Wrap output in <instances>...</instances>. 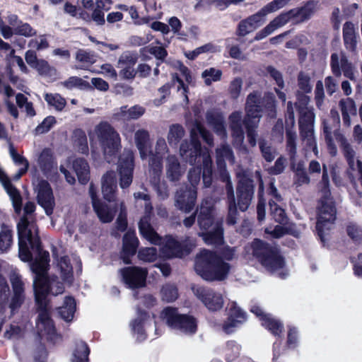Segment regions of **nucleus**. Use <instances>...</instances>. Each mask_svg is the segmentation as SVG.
I'll list each match as a JSON object with an SVG mask.
<instances>
[{"mask_svg":"<svg viewBox=\"0 0 362 362\" xmlns=\"http://www.w3.org/2000/svg\"><path fill=\"white\" fill-rule=\"evenodd\" d=\"M49 262V252H41L40 257L32 265V272L35 274L33 290L35 300L41 308L36 323L37 332L42 337L47 336V338L52 339L55 334V328L45 308V298L49 293L54 296L62 293L64 288L63 284L57 280V276L47 278Z\"/></svg>","mask_w":362,"mask_h":362,"instance_id":"1","label":"nucleus"},{"mask_svg":"<svg viewBox=\"0 0 362 362\" xmlns=\"http://www.w3.org/2000/svg\"><path fill=\"white\" fill-rule=\"evenodd\" d=\"M198 134L209 146L213 145L211 134L201 124L196 123L191 130L190 142L185 141L181 144L180 154L190 165L198 164L202 160L203 184L205 187H209L212 183V161L209 149L202 148Z\"/></svg>","mask_w":362,"mask_h":362,"instance_id":"2","label":"nucleus"},{"mask_svg":"<svg viewBox=\"0 0 362 362\" xmlns=\"http://www.w3.org/2000/svg\"><path fill=\"white\" fill-rule=\"evenodd\" d=\"M322 198L317 207L316 228L322 242L325 241L326 230L331 228L336 218V208L329 189V180L326 165L322 166V177L320 182Z\"/></svg>","mask_w":362,"mask_h":362,"instance_id":"3","label":"nucleus"},{"mask_svg":"<svg viewBox=\"0 0 362 362\" xmlns=\"http://www.w3.org/2000/svg\"><path fill=\"white\" fill-rule=\"evenodd\" d=\"M245 250L248 259L256 257L267 270L279 277L284 279L288 275L283 258L268 244L260 240H255L245 247Z\"/></svg>","mask_w":362,"mask_h":362,"instance_id":"4","label":"nucleus"},{"mask_svg":"<svg viewBox=\"0 0 362 362\" xmlns=\"http://www.w3.org/2000/svg\"><path fill=\"white\" fill-rule=\"evenodd\" d=\"M194 269L206 281H221L228 276L230 265L215 253L203 250L197 255Z\"/></svg>","mask_w":362,"mask_h":362,"instance_id":"5","label":"nucleus"},{"mask_svg":"<svg viewBox=\"0 0 362 362\" xmlns=\"http://www.w3.org/2000/svg\"><path fill=\"white\" fill-rule=\"evenodd\" d=\"M18 247L19 257L23 262H29L32 259V255L29 251L28 245L30 244L33 250L36 251V255L33 262L30 263V269L32 265L40 257L41 252H47L42 250L40 247V239L37 235V228L35 223L30 221L28 218L23 216L18 223Z\"/></svg>","mask_w":362,"mask_h":362,"instance_id":"6","label":"nucleus"},{"mask_svg":"<svg viewBox=\"0 0 362 362\" xmlns=\"http://www.w3.org/2000/svg\"><path fill=\"white\" fill-rule=\"evenodd\" d=\"M196 213H197V222L201 229L207 230L214 224L211 231L199 233L204 243L207 245H221L223 243V223L222 221L214 222V206L211 201L204 199Z\"/></svg>","mask_w":362,"mask_h":362,"instance_id":"7","label":"nucleus"},{"mask_svg":"<svg viewBox=\"0 0 362 362\" xmlns=\"http://www.w3.org/2000/svg\"><path fill=\"white\" fill-rule=\"evenodd\" d=\"M168 152V146L163 138H158L156 141L154 151L150 152L148 177L149 182L157 192L158 196L162 199L168 197V189L166 182L160 180L163 164L162 158Z\"/></svg>","mask_w":362,"mask_h":362,"instance_id":"8","label":"nucleus"},{"mask_svg":"<svg viewBox=\"0 0 362 362\" xmlns=\"http://www.w3.org/2000/svg\"><path fill=\"white\" fill-rule=\"evenodd\" d=\"M90 139L95 137L98 140L103 150L105 159L111 161V157L116 155L121 146L119 134L107 122H101L97 124L92 133L89 134Z\"/></svg>","mask_w":362,"mask_h":362,"instance_id":"9","label":"nucleus"},{"mask_svg":"<svg viewBox=\"0 0 362 362\" xmlns=\"http://www.w3.org/2000/svg\"><path fill=\"white\" fill-rule=\"evenodd\" d=\"M263 107L273 113L276 108V100L273 93H266L262 98L261 93L254 91L250 93L246 100L245 111L247 117V123L251 119H254L255 123L259 122L262 117Z\"/></svg>","mask_w":362,"mask_h":362,"instance_id":"10","label":"nucleus"},{"mask_svg":"<svg viewBox=\"0 0 362 362\" xmlns=\"http://www.w3.org/2000/svg\"><path fill=\"white\" fill-rule=\"evenodd\" d=\"M235 174L238 179V206L241 211H244L250 206L254 194V181L252 179L251 172L240 166L235 170Z\"/></svg>","mask_w":362,"mask_h":362,"instance_id":"11","label":"nucleus"},{"mask_svg":"<svg viewBox=\"0 0 362 362\" xmlns=\"http://www.w3.org/2000/svg\"><path fill=\"white\" fill-rule=\"evenodd\" d=\"M161 317L166 324L173 329L186 334H193L197 330V322L190 315L179 314L177 309L168 307L165 308Z\"/></svg>","mask_w":362,"mask_h":362,"instance_id":"12","label":"nucleus"},{"mask_svg":"<svg viewBox=\"0 0 362 362\" xmlns=\"http://www.w3.org/2000/svg\"><path fill=\"white\" fill-rule=\"evenodd\" d=\"M134 197L136 200L142 199L145 202V216L141 218L139 223L141 235L150 243H157L159 240L158 234L149 223V215L153 209L149 195L144 192H138L134 193Z\"/></svg>","mask_w":362,"mask_h":362,"instance_id":"13","label":"nucleus"},{"mask_svg":"<svg viewBox=\"0 0 362 362\" xmlns=\"http://www.w3.org/2000/svg\"><path fill=\"white\" fill-rule=\"evenodd\" d=\"M134 166V155L132 151L124 150L120 156L118 162L119 186L122 189L127 188L132 184Z\"/></svg>","mask_w":362,"mask_h":362,"instance_id":"14","label":"nucleus"},{"mask_svg":"<svg viewBox=\"0 0 362 362\" xmlns=\"http://www.w3.org/2000/svg\"><path fill=\"white\" fill-rule=\"evenodd\" d=\"M194 293L210 311L219 310L223 306V296L218 291L209 288L198 287L194 289Z\"/></svg>","mask_w":362,"mask_h":362,"instance_id":"15","label":"nucleus"},{"mask_svg":"<svg viewBox=\"0 0 362 362\" xmlns=\"http://www.w3.org/2000/svg\"><path fill=\"white\" fill-rule=\"evenodd\" d=\"M33 185L38 204L47 215L52 214L54 206V198L49 184L45 180H36L33 182Z\"/></svg>","mask_w":362,"mask_h":362,"instance_id":"16","label":"nucleus"},{"mask_svg":"<svg viewBox=\"0 0 362 362\" xmlns=\"http://www.w3.org/2000/svg\"><path fill=\"white\" fill-rule=\"evenodd\" d=\"M124 283L132 288L142 287L145 285L148 272L143 268L129 267L119 271Z\"/></svg>","mask_w":362,"mask_h":362,"instance_id":"17","label":"nucleus"},{"mask_svg":"<svg viewBox=\"0 0 362 362\" xmlns=\"http://www.w3.org/2000/svg\"><path fill=\"white\" fill-rule=\"evenodd\" d=\"M137 62L136 54L130 52H123L119 57L117 66L120 69L119 75L124 79H132L136 76L134 68Z\"/></svg>","mask_w":362,"mask_h":362,"instance_id":"18","label":"nucleus"},{"mask_svg":"<svg viewBox=\"0 0 362 362\" xmlns=\"http://www.w3.org/2000/svg\"><path fill=\"white\" fill-rule=\"evenodd\" d=\"M250 311L254 313L262 321V325L274 335H279L283 332L284 326L276 319L272 317L270 315L265 314L263 310L258 305H253Z\"/></svg>","mask_w":362,"mask_h":362,"instance_id":"19","label":"nucleus"},{"mask_svg":"<svg viewBox=\"0 0 362 362\" xmlns=\"http://www.w3.org/2000/svg\"><path fill=\"white\" fill-rule=\"evenodd\" d=\"M197 196L196 189L180 190L175 196V206L185 213H189L194 208Z\"/></svg>","mask_w":362,"mask_h":362,"instance_id":"20","label":"nucleus"},{"mask_svg":"<svg viewBox=\"0 0 362 362\" xmlns=\"http://www.w3.org/2000/svg\"><path fill=\"white\" fill-rule=\"evenodd\" d=\"M159 240L155 245H160V252L163 257L173 258V257H182L185 254L187 253L182 245L177 242L172 237H166L164 241H161V238L158 235Z\"/></svg>","mask_w":362,"mask_h":362,"instance_id":"21","label":"nucleus"},{"mask_svg":"<svg viewBox=\"0 0 362 362\" xmlns=\"http://www.w3.org/2000/svg\"><path fill=\"white\" fill-rule=\"evenodd\" d=\"M222 180L226 182V189L228 202L227 223L229 225H234L236 223L237 205L235 203L233 187L229 173L224 172L222 175Z\"/></svg>","mask_w":362,"mask_h":362,"instance_id":"22","label":"nucleus"},{"mask_svg":"<svg viewBox=\"0 0 362 362\" xmlns=\"http://www.w3.org/2000/svg\"><path fill=\"white\" fill-rule=\"evenodd\" d=\"M307 121H299L300 133L302 140V144L305 151H310V147L316 144V139L314 134V120L312 119V115L308 114Z\"/></svg>","mask_w":362,"mask_h":362,"instance_id":"23","label":"nucleus"},{"mask_svg":"<svg viewBox=\"0 0 362 362\" xmlns=\"http://www.w3.org/2000/svg\"><path fill=\"white\" fill-rule=\"evenodd\" d=\"M229 127L232 132L233 144L236 147H240L244 141V131L242 122V113L234 112L228 117Z\"/></svg>","mask_w":362,"mask_h":362,"instance_id":"24","label":"nucleus"},{"mask_svg":"<svg viewBox=\"0 0 362 362\" xmlns=\"http://www.w3.org/2000/svg\"><path fill=\"white\" fill-rule=\"evenodd\" d=\"M165 175L171 182H177L184 175L186 168L181 165L178 158L175 155H169L165 159Z\"/></svg>","mask_w":362,"mask_h":362,"instance_id":"25","label":"nucleus"},{"mask_svg":"<svg viewBox=\"0 0 362 362\" xmlns=\"http://www.w3.org/2000/svg\"><path fill=\"white\" fill-rule=\"evenodd\" d=\"M245 320V313L237 306L235 303L233 302L229 308L228 320L224 323L223 329L225 332L230 333L233 331V328L243 323Z\"/></svg>","mask_w":362,"mask_h":362,"instance_id":"26","label":"nucleus"},{"mask_svg":"<svg viewBox=\"0 0 362 362\" xmlns=\"http://www.w3.org/2000/svg\"><path fill=\"white\" fill-rule=\"evenodd\" d=\"M296 134L295 132L288 130L286 132V149L290 156L291 165L295 173L304 171V163L302 161H296L297 148H296Z\"/></svg>","mask_w":362,"mask_h":362,"instance_id":"27","label":"nucleus"},{"mask_svg":"<svg viewBox=\"0 0 362 362\" xmlns=\"http://www.w3.org/2000/svg\"><path fill=\"white\" fill-rule=\"evenodd\" d=\"M138 239L134 231H127L123 238V248L121 257L124 263L130 262V257L136 253L138 246Z\"/></svg>","mask_w":362,"mask_h":362,"instance_id":"28","label":"nucleus"},{"mask_svg":"<svg viewBox=\"0 0 362 362\" xmlns=\"http://www.w3.org/2000/svg\"><path fill=\"white\" fill-rule=\"evenodd\" d=\"M291 13H281L273 19L264 28L259 31L255 37L256 40H260L281 28L289 21Z\"/></svg>","mask_w":362,"mask_h":362,"instance_id":"29","label":"nucleus"},{"mask_svg":"<svg viewBox=\"0 0 362 362\" xmlns=\"http://www.w3.org/2000/svg\"><path fill=\"white\" fill-rule=\"evenodd\" d=\"M117 189L116 175L114 171L107 172L102 178V192L104 198L111 202Z\"/></svg>","mask_w":362,"mask_h":362,"instance_id":"30","label":"nucleus"},{"mask_svg":"<svg viewBox=\"0 0 362 362\" xmlns=\"http://www.w3.org/2000/svg\"><path fill=\"white\" fill-rule=\"evenodd\" d=\"M216 163L218 168L223 171L221 173V177L224 172H228L226 170L225 160H228L231 164L235 163V156L230 147L228 144H222L216 150Z\"/></svg>","mask_w":362,"mask_h":362,"instance_id":"31","label":"nucleus"},{"mask_svg":"<svg viewBox=\"0 0 362 362\" xmlns=\"http://www.w3.org/2000/svg\"><path fill=\"white\" fill-rule=\"evenodd\" d=\"M37 164L43 173L49 177L52 171L57 169L51 150L45 148L39 156Z\"/></svg>","mask_w":362,"mask_h":362,"instance_id":"32","label":"nucleus"},{"mask_svg":"<svg viewBox=\"0 0 362 362\" xmlns=\"http://www.w3.org/2000/svg\"><path fill=\"white\" fill-rule=\"evenodd\" d=\"M0 182L9 194L16 210L20 209L21 198L18 191L12 185L9 177L0 168Z\"/></svg>","mask_w":362,"mask_h":362,"instance_id":"33","label":"nucleus"},{"mask_svg":"<svg viewBox=\"0 0 362 362\" xmlns=\"http://www.w3.org/2000/svg\"><path fill=\"white\" fill-rule=\"evenodd\" d=\"M73 169L74 170L79 182L86 184L90 179V168L83 158H76L73 161Z\"/></svg>","mask_w":362,"mask_h":362,"instance_id":"34","label":"nucleus"},{"mask_svg":"<svg viewBox=\"0 0 362 362\" xmlns=\"http://www.w3.org/2000/svg\"><path fill=\"white\" fill-rule=\"evenodd\" d=\"M206 119L208 123L212 127L216 134L223 139H226L227 133L223 116L217 113L208 112Z\"/></svg>","mask_w":362,"mask_h":362,"instance_id":"35","label":"nucleus"},{"mask_svg":"<svg viewBox=\"0 0 362 362\" xmlns=\"http://www.w3.org/2000/svg\"><path fill=\"white\" fill-rule=\"evenodd\" d=\"M339 107L341 109L343 122L347 127L351 125V115H356V107L355 105V102L347 98L346 99H342L339 102Z\"/></svg>","mask_w":362,"mask_h":362,"instance_id":"36","label":"nucleus"},{"mask_svg":"<svg viewBox=\"0 0 362 362\" xmlns=\"http://www.w3.org/2000/svg\"><path fill=\"white\" fill-rule=\"evenodd\" d=\"M93 208L101 222L110 223L113 220L116 212L115 209H112L102 202L94 204Z\"/></svg>","mask_w":362,"mask_h":362,"instance_id":"37","label":"nucleus"},{"mask_svg":"<svg viewBox=\"0 0 362 362\" xmlns=\"http://www.w3.org/2000/svg\"><path fill=\"white\" fill-rule=\"evenodd\" d=\"M148 139L149 134L146 130L139 129L135 132V144L142 160L146 159L148 156L147 152V142Z\"/></svg>","mask_w":362,"mask_h":362,"instance_id":"38","label":"nucleus"},{"mask_svg":"<svg viewBox=\"0 0 362 362\" xmlns=\"http://www.w3.org/2000/svg\"><path fill=\"white\" fill-rule=\"evenodd\" d=\"M343 37L346 47L354 51L356 47V36L354 25L351 22H346L343 28Z\"/></svg>","mask_w":362,"mask_h":362,"instance_id":"39","label":"nucleus"},{"mask_svg":"<svg viewBox=\"0 0 362 362\" xmlns=\"http://www.w3.org/2000/svg\"><path fill=\"white\" fill-rule=\"evenodd\" d=\"M317 8L316 4L310 2L300 8L291 10L286 13H291L289 20L293 17H297L299 20L303 21L310 18L317 11Z\"/></svg>","mask_w":362,"mask_h":362,"instance_id":"40","label":"nucleus"},{"mask_svg":"<svg viewBox=\"0 0 362 362\" xmlns=\"http://www.w3.org/2000/svg\"><path fill=\"white\" fill-rule=\"evenodd\" d=\"M309 103L310 98L308 96L305 95H298V102L296 105L300 114L299 121H301V122L307 121V117L309 113L312 115V119H315V115L313 113V108L308 106Z\"/></svg>","mask_w":362,"mask_h":362,"instance_id":"41","label":"nucleus"},{"mask_svg":"<svg viewBox=\"0 0 362 362\" xmlns=\"http://www.w3.org/2000/svg\"><path fill=\"white\" fill-rule=\"evenodd\" d=\"M57 267L60 272L62 280L65 283L71 284L73 281V268L68 257H62L58 260Z\"/></svg>","mask_w":362,"mask_h":362,"instance_id":"42","label":"nucleus"},{"mask_svg":"<svg viewBox=\"0 0 362 362\" xmlns=\"http://www.w3.org/2000/svg\"><path fill=\"white\" fill-rule=\"evenodd\" d=\"M76 310V302L72 297L65 298L62 306L59 308V314L66 322L72 320Z\"/></svg>","mask_w":362,"mask_h":362,"instance_id":"43","label":"nucleus"},{"mask_svg":"<svg viewBox=\"0 0 362 362\" xmlns=\"http://www.w3.org/2000/svg\"><path fill=\"white\" fill-rule=\"evenodd\" d=\"M89 349L83 341L76 344L71 357V362H88Z\"/></svg>","mask_w":362,"mask_h":362,"instance_id":"44","label":"nucleus"},{"mask_svg":"<svg viewBox=\"0 0 362 362\" xmlns=\"http://www.w3.org/2000/svg\"><path fill=\"white\" fill-rule=\"evenodd\" d=\"M73 141L75 148L81 153L88 151V146L86 133L81 129H76L73 134Z\"/></svg>","mask_w":362,"mask_h":362,"instance_id":"45","label":"nucleus"},{"mask_svg":"<svg viewBox=\"0 0 362 362\" xmlns=\"http://www.w3.org/2000/svg\"><path fill=\"white\" fill-rule=\"evenodd\" d=\"M60 85L69 90H71L73 88L88 90L91 88V86L88 81L77 76L69 77L67 80L61 82Z\"/></svg>","mask_w":362,"mask_h":362,"instance_id":"46","label":"nucleus"},{"mask_svg":"<svg viewBox=\"0 0 362 362\" xmlns=\"http://www.w3.org/2000/svg\"><path fill=\"white\" fill-rule=\"evenodd\" d=\"M343 61L348 62L344 54L341 52L333 53L331 55V68L333 74L337 77L341 75V69H343Z\"/></svg>","mask_w":362,"mask_h":362,"instance_id":"47","label":"nucleus"},{"mask_svg":"<svg viewBox=\"0 0 362 362\" xmlns=\"http://www.w3.org/2000/svg\"><path fill=\"white\" fill-rule=\"evenodd\" d=\"M12 242L11 229L7 226L2 225L0 230V251L6 252L11 247Z\"/></svg>","mask_w":362,"mask_h":362,"instance_id":"48","label":"nucleus"},{"mask_svg":"<svg viewBox=\"0 0 362 362\" xmlns=\"http://www.w3.org/2000/svg\"><path fill=\"white\" fill-rule=\"evenodd\" d=\"M269 206L271 210V215L276 222L281 225H284L287 223V216L280 206H279L274 200L269 201Z\"/></svg>","mask_w":362,"mask_h":362,"instance_id":"49","label":"nucleus"},{"mask_svg":"<svg viewBox=\"0 0 362 362\" xmlns=\"http://www.w3.org/2000/svg\"><path fill=\"white\" fill-rule=\"evenodd\" d=\"M45 100L49 105L58 111L62 110L66 104V100L58 93H46Z\"/></svg>","mask_w":362,"mask_h":362,"instance_id":"50","label":"nucleus"},{"mask_svg":"<svg viewBox=\"0 0 362 362\" xmlns=\"http://www.w3.org/2000/svg\"><path fill=\"white\" fill-rule=\"evenodd\" d=\"M222 71L213 67L205 69L202 73V77L206 86H210L213 82L219 81L221 79Z\"/></svg>","mask_w":362,"mask_h":362,"instance_id":"51","label":"nucleus"},{"mask_svg":"<svg viewBox=\"0 0 362 362\" xmlns=\"http://www.w3.org/2000/svg\"><path fill=\"white\" fill-rule=\"evenodd\" d=\"M184 135L185 130L183 127L179 124H173L169 129L168 135V142L170 144H177Z\"/></svg>","mask_w":362,"mask_h":362,"instance_id":"52","label":"nucleus"},{"mask_svg":"<svg viewBox=\"0 0 362 362\" xmlns=\"http://www.w3.org/2000/svg\"><path fill=\"white\" fill-rule=\"evenodd\" d=\"M162 300L165 302H172L178 297V293L176 287L173 285L166 284L163 286L161 291Z\"/></svg>","mask_w":362,"mask_h":362,"instance_id":"53","label":"nucleus"},{"mask_svg":"<svg viewBox=\"0 0 362 362\" xmlns=\"http://www.w3.org/2000/svg\"><path fill=\"white\" fill-rule=\"evenodd\" d=\"M268 14L269 12L264 6L256 13L247 18V19L250 22V25L253 27V28L256 30L264 22L265 17Z\"/></svg>","mask_w":362,"mask_h":362,"instance_id":"54","label":"nucleus"},{"mask_svg":"<svg viewBox=\"0 0 362 362\" xmlns=\"http://www.w3.org/2000/svg\"><path fill=\"white\" fill-rule=\"evenodd\" d=\"M9 293L10 288L7 281L0 274V311L6 307Z\"/></svg>","mask_w":362,"mask_h":362,"instance_id":"55","label":"nucleus"},{"mask_svg":"<svg viewBox=\"0 0 362 362\" xmlns=\"http://www.w3.org/2000/svg\"><path fill=\"white\" fill-rule=\"evenodd\" d=\"M33 68L42 76H53L56 74V69L51 66L48 62L44 59H40Z\"/></svg>","mask_w":362,"mask_h":362,"instance_id":"56","label":"nucleus"},{"mask_svg":"<svg viewBox=\"0 0 362 362\" xmlns=\"http://www.w3.org/2000/svg\"><path fill=\"white\" fill-rule=\"evenodd\" d=\"M259 148L263 158L267 162H272L276 156V151L265 141H259Z\"/></svg>","mask_w":362,"mask_h":362,"instance_id":"57","label":"nucleus"},{"mask_svg":"<svg viewBox=\"0 0 362 362\" xmlns=\"http://www.w3.org/2000/svg\"><path fill=\"white\" fill-rule=\"evenodd\" d=\"M214 51L215 47L212 44L208 43L203 46L197 47L193 51L185 52V55L189 59L193 60L202 53L214 52Z\"/></svg>","mask_w":362,"mask_h":362,"instance_id":"58","label":"nucleus"},{"mask_svg":"<svg viewBox=\"0 0 362 362\" xmlns=\"http://www.w3.org/2000/svg\"><path fill=\"white\" fill-rule=\"evenodd\" d=\"M298 86L303 93H310L313 86L310 83V77L308 74L300 72L298 76Z\"/></svg>","mask_w":362,"mask_h":362,"instance_id":"59","label":"nucleus"},{"mask_svg":"<svg viewBox=\"0 0 362 362\" xmlns=\"http://www.w3.org/2000/svg\"><path fill=\"white\" fill-rule=\"evenodd\" d=\"M10 281L13 293H24V283L18 274L13 272L10 276Z\"/></svg>","mask_w":362,"mask_h":362,"instance_id":"60","label":"nucleus"},{"mask_svg":"<svg viewBox=\"0 0 362 362\" xmlns=\"http://www.w3.org/2000/svg\"><path fill=\"white\" fill-rule=\"evenodd\" d=\"M10 155L14 162V163L21 168L19 169L23 170H28L29 167V163L25 158L19 155L12 146H10Z\"/></svg>","mask_w":362,"mask_h":362,"instance_id":"61","label":"nucleus"},{"mask_svg":"<svg viewBox=\"0 0 362 362\" xmlns=\"http://www.w3.org/2000/svg\"><path fill=\"white\" fill-rule=\"evenodd\" d=\"M138 257L144 262H153L157 257L156 249L153 247L141 249L139 251Z\"/></svg>","mask_w":362,"mask_h":362,"instance_id":"62","label":"nucleus"},{"mask_svg":"<svg viewBox=\"0 0 362 362\" xmlns=\"http://www.w3.org/2000/svg\"><path fill=\"white\" fill-rule=\"evenodd\" d=\"M14 33L16 35H23L27 37L36 35V31L26 23H20L19 25L14 28Z\"/></svg>","mask_w":362,"mask_h":362,"instance_id":"63","label":"nucleus"},{"mask_svg":"<svg viewBox=\"0 0 362 362\" xmlns=\"http://www.w3.org/2000/svg\"><path fill=\"white\" fill-rule=\"evenodd\" d=\"M56 119L52 116L47 117L41 124H40L35 129L37 134H41L47 132L55 124Z\"/></svg>","mask_w":362,"mask_h":362,"instance_id":"64","label":"nucleus"}]
</instances>
